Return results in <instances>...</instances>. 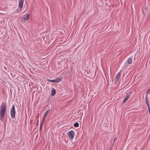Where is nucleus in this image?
I'll return each instance as SVG.
<instances>
[{"instance_id": "2eb2a0df", "label": "nucleus", "mask_w": 150, "mask_h": 150, "mask_svg": "<svg viewBox=\"0 0 150 150\" xmlns=\"http://www.w3.org/2000/svg\"><path fill=\"white\" fill-rule=\"evenodd\" d=\"M48 81L53 82H55V80L54 79V80L48 79Z\"/></svg>"}, {"instance_id": "f3484780", "label": "nucleus", "mask_w": 150, "mask_h": 150, "mask_svg": "<svg viewBox=\"0 0 150 150\" xmlns=\"http://www.w3.org/2000/svg\"><path fill=\"white\" fill-rule=\"evenodd\" d=\"M44 119H45V118H42V122H41V124H40V125H42L44 123Z\"/></svg>"}, {"instance_id": "0eeeda50", "label": "nucleus", "mask_w": 150, "mask_h": 150, "mask_svg": "<svg viewBox=\"0 0 150 150\" xmlns=\"http://www.w3.org/2000/svg\"><path fill=\"white\" fill-rule=\"evenodd\" d=\"M29 15L27 14L26 16L23 17L22 19V21H24L27 20L29 19Z\"/></svg>"}, {"instance_id": "a211bd4d", "label": "nucleus", "mask_w": 150, "mask_h": 150, "mask_svg": "<svg viewBox=\"0 0 150 150\" xmlns=\"http://www.w3.org/2000/svg\"><path fill=\"white\" fill-rule=\"evenodd\" d=\"M42 125H40V130L41 131L42 129Z\"/></svg>"}, {"instance_id": "7ed1b4c3", "label": "nucleus", "mask_w": 150, "mask_h": 150, "mask_svg": "<svg viewBox=\"0 0 150 150\" xmlns=\"http://www.w3.org/2000/svg\"><path fill=\"white\" fill-rule=\"evenodd\" d=\"M74 132L72 130L70 131L68 133L69 137L71 139H72L75 135Z\"/></svg>"}, {"instance_id": "4468645a", "label": "nucleus", "mask_w": 150, "mask_h": 150, "mask_svg": "<svg viewBox=\"0 0 150 150\" xmlns=\"http://www.w3.org/2000/svg\"><path fill=\"white\" fill-rule=\"evenodd\" d=\"M146 12L148 16L150 15V11L149 10H147L146 11Z\"/></svg>"}, {"instance_id": "dca6fc26", "label": "nucleus", "mask_w": 150, "mask_h": 150, "mask_svg": "<svg viewBox=\"0 0 150 150\" xmlns=\"http://www.w3.org/2000/svg\"><path fill=\"white\" fill-rule=\"evenodd\" d=\"M150 91V87L148 89V90H147V92H146V96H147H147H148V94L149 92V91Z\"/></svg>"}, {"instance_id": "f257e3e1", "label": "nucleus", "mask_w": 150, "mask_h": 150, "mask_svg": "<svg viewBox=\"0 0 150 150\" xmlns=\"http://www.w3.org/2000/svg\"><path fill=\"white\" fill-rule=\"evenodd\" d=\"M6 105L5 103L2 104L0 106V119L2 121L4 120L6 112Z\"/></svg>"}, {"instance_id": "9b49d317", "label": "nucleus", "mask_w": 150, "mask_h": 150, "mask_svg": "<svg viewBox=\"0 0 150 150\" xmlns=\"http://www.w3.org/2000/svg\"><path fill=\"white\" fill-rule=\"evenodd\" d=\"M55 80V82H58L62 80V79L59 78Z\"/></svg>"}, {"instance_id": "39448f33", "label": "nucleus", "mask_w": 150, "mask_h": 150, "mask_svg": "<svg viewBox=\"0 0 150 150\" xmlns=\"http://www.w3.org/2000/svg\"><path fill=\"white\" fill-rule=\"evenodd\" d=\"M131 94V93L130 92H129V94H127V96H126L125 97V99L123 100V103L125 102L128 99L129 97L130 96Z\"/></svg>"}, {"instance_id": "6e6552de", "label": "nucleus", "mask_w": 150, "mask_h": 150, "mask_svg": "<svg viewBox=\"0 0 150 150\" xmlns=\"http://www.w3.org/2000/svg\"><path fill=\"white\" fill-rule=\"evenodd\" d=\"M56 93V90L54 88H52V91L51 95L52 96H54Z\"/></svg>"}, {"instance_id": "f8f14e48", "label": "nucleus", "mask_w": 150, "mask_h": 150, "mask_svg": "<svg viewBox=\"0 0 150 150\" xmlns=\"http://www.w3.org/2000/svg\"><path fill=\"white\" fill-rule=\"evenodd\" d=\"M49 111V110H48L47 111H46V112H45V114L44 115V117H43V118H45L47 116Z\"/></svg>"}, {"instance_id": "423d86ee", "label": "nucleus", "mask_w": 150, "mask_h": 150, "mask_svg": "<svg viewBox=\"0 0 150 150\" xmlns=\"http://www.w3.org/2000/svg\"><path fill=\"white\" fill-rule=\"evenodd\" d=\"M120 72H119L118 74L117 75L115 79V82H118L119 80V78L120 77Z\"/></svg>"}, {"instance_id": "1a4fd4ad", "label": "nucleus", "mask_w": 150, "mask_h": 150, "mask_svg": "<svg viewBox=\"0 0 150 150\" xmlns=\"http://www.w3.org/2000/svg\"><path fill=\"white\" fill-rule=\"evenodd\" d=\"M132 62V59L131 57L129 58L127 61V62L128 64H131Z\"/></svg>"}, {"instance_id": "6ab92c4d", "label": "nucleus", "mask_w": 150, "mask_h": 150, "mask_svg": "<svg viewBox=\"0 0 150 150\" xmlns=\"http://www.w3.org/2000/svg\"><path fill=\"white\" fill-rule=\"evenodd\" d=\"M148 110H149V113H150V108L149 107H148Z\"/></svg>"}, {"instance_id": "f03ea898", "label": "nucleus", "mask_w": 150, "mask_h": 150, "mask_svg": "<svg viewBox=\"0 0 150 150\" xmlns=\"http://www.w3.org/2000/svg\"><path fill=\"white\" fill-rule=\"evenodd\" d=\"M16 112L15 110V107L13 105L12 107L11 110V116L12 118H14L15 117V113Z\"/></svg>"}, {"instance_id": "20e7f679", "label": "nucleus", "mask_w": 150, "mask_h": 150, "mask_svg": "<svg viewBox=\"0 0 150 150\" xmlns=\"http://www.w3.org/2000/svg\"><path fill=\"white\" fill-rule=\"evenodd\" d=\"M24 1V0H19V5L18 6L21 9L23 7V3ZM21 10H19L18 12L20 11Z\"/></svg>"}, {"instance_id": "ddd939ff", "label": "nucleus", "mask_w": 150, "mask_h": 150, "mask_svg": "<svg viewBox=\"0 0 150 150\" xmlns=\"http://www.w3.org/2000/svg\"><path fill=\"white\" fill-rule=\"evenodd\" d=\"M74 126L75 127H78L79 126V124L78 123L76 122L74 124Z\"/></svg>"}, {"instance_id": "9d476101", "label": "nucleus", "mask_w": 150, "mask_h": 150, "mask_svg": "<svg viewBox=\"0 0 150 150\" xmlns=\"http://www.w3.org/2000/svg\"><path fill=\"white\" fill-rule=\"evenodd\" d=\"M146 104L147 107H149V103L148 102V99H147V96H146Z\"/></svg>"}, {"instance_id": "aec40b11", "label": "nucleus", "mask_w": 150, "mask_h": 150, "mask_svg": "<svg viewBox=\"0 0 150 150\" xmlns=\"http://www.w3.org/2000/svg\"><path fill=\"white\" fill-rule=\"evenodd\" d=\"M116 138L115 137V138L114 139V142L115 141V140H116Z\"/></svg>"}]
</instances>
